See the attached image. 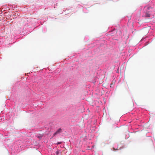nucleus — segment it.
Returning a JSON list of instances; mask_svg holds the SVG:
<instances>
[{
    "instance_id": "f257e3e1",
    "label": "nucleus",
    "mask_w": 155,
    "mask_h": 155,
    "mask_svg": "<svg viewBox=\"0 0 155 155\" xmlns=\"http://www.w3.org/2000/svg\"><path fill=\"white\" fill-rule=\"evenodd\" d=\"M153 8L149 5L145 6L142 11V17L145 18L150 17L153 14Z\"/></svg>"
},
{
    "instance_id": "f03ea898",
    "label": "nucleus",
    "mask_w": 155,
    "mask_h": 155,
    "mask_svg": "<svg viewBox=\"0 0 155 155\" xmlns=\"http://www.w3.org/2000/svg\"><path fill=\"white\" fill-rule=\"evenodd\" d=\"M62 129L61 128H59L56 132H55L53 134L52 136V138L54 137H56L58 135L60 134L62 132Z\"/></svg>"
},
{
    "instance_id": "7ed1b4c3",
    "label": "nucleus",
    "mask_w": 155,
    "mask_h": 155,
    "mask_svg": "<svg viewBox=\"0 0 155 155\" xmlns=\"http://www.w3.org/2000/svg\"><path fill=\"white\" fill-rule=\"evenodd\" d=\"M118 148V146L117 143H115L114 144V146L113 147V149L112 150V149L111 148V150L113 151H115L116 150H120L121 149V147H120L119 148Z\"/></svg>"
},
{
    "instance_id": "20e7f679",
    "label": "nucleus",
    "mask_w": 155,
    "mask_h": 155,
    "mask_svg": "<svg viewBox=\"0 0 155 155\" xmlns=\"http://www.w3.org/2000/svg\"><path fill=\"white\" fill-rule=\"evenodd\" d=\"M83 11L85 13H87L88 12V10L87 9V8H83Z\"/></svg>"
},
{
    "instance_id": "39448f33",
    "label": "nucleus",
    "mask_w": 155,
    "mask_h": 155,
    "mask_svg": "<svg viewBox=\"0 0 155 155\" xmlns=\"http://www.w3.org/2000/svg\"><path fill=\"white\" fill-rule=\"evenodd\" d=\"M60 150H58L55 152V154L56 155H60Z\"/></svg>"
},
{
    "instance_id": "423d86ee",
    "label": "nucleus",
    "mask_w": 155,
    "mask_h": 155,
    "mask_svg": "<svg viewBox=\"0 0 155 155\" xmlns=\"http://www.w3.org/2000/svg\"><path fill=\"white\" fill-rule=\"evenodd\" d=\"M114 82H112L110 84V87L111 88L114 87Z\"/></svg>"
},
{
    "instance_id": "0eeeda50",
    "label": "nucleus",
    "mask_w": 155,
    "mask_h": 155,
    "mask_svg": "<svg viewBox=\"0 0 155 155\" xmlns=\"http://www.w3.org/2000/svg\"><path fill=\"white\" fill-rule=\"evenodd\" d=\"M61 142H58L56 144L57 145H59L61 144Z\"/></svg>"
},
{
    "instance_id": "6e6552de",
    "label": "nucleus",
    "mask_w": 155,
    "mask_h": 155,
    "mask_svg": "<svg viewBox=\"0 0 155 155\" xmlns=\"http://www.w3.org/2000/svg\"><path fill=\"white\" fill-rule=\"evenodd\" d=\"M44 32H45L46 31V28H45L44 27Z\"/></svg>"
},
{
    "instance_id": "1a4fd4ad",
    "label": "nucleus",
    "mask_w": 155,
    "mask_h": 155,
    "mask_svg": "<svg viewBox=\"0 0 155 155\" xmlns=\"http://www.w3.org/2000/svg\"><path fill=\"white\" fill-rule=\"evenodd\" d=\"M147 43L146 44V45H144V46H145L149 44V43L148 42H147Z\"/></svg>"
},
{
    "instance_id": "9d476101",
    "label": "nucleus",
    "mask_w": 155,
    "mask_h": 155,
    "mask_svg": "<svg viewBox=\"0 0 155 155\" xmlns=\"http://www.w3.org/2000/svg\"><path fill=\"white\" fill-rule=\"evenodd\" d=\"M144 39H145V38H142V39L141 40V41H142V40H144Z\"/></svg>"
},
{
    "instance_id": "9b49d317",
    "label": "nucleus",
    "mask_w": 155,
    "mask_h": 155,
    "mask_svg": "<svg viewBox=\"0 0 155 155\" xmlns=\"http://www.w3.org/2000/svg\"><path fill=\"white\" fill-rule=\"evenodd\" d=\"M100 153L101 154V155H103L102 153V152H100Z\"/></svg>"
},
{
    "instance_id": "f8f14e48",
    "label": "nucleus",
    "mask_w": 155,
    "mask_h": 155,
    "mask_svg": "<svg viewBox=\"0 0 155 155\" xmlns=\"http://www.w3.org/2000/svg\"><path fill=\"white\" fill-rule=\"evenodd\" d=\"M113 31L114 32H116V30H114V31Z\"/></svg>"
},
{
    "instance_id": "ddd939ff",
    "label": "nucleus",
    "mask_w": 155,
    "mask_h": 155,
    "mask_svg": "<svg viewBox=\"0 0 155 155\" xmlns=\"http://www.w3.org/2000/svg\"><path fill=\"white\" fill-rule=\"evenodd\" d=\"M5 6H4L3 8V9H5Z\"/></svg>"
},
{
    "instance_id": "4468645a",
    "label": "nucleus",
    "mask_w": 155,
    "mask_h": 155,
    "mask_svg": "<svg viewBox=\"0 0 155 155\" xmlns=\"http://www.w3.org/2000/svg\"><path fill=\"white\" fill-rule=\"evenodd\" d=\"M119 31L120 32V33H121V31Z\"/></svg>"
},
{
    "instance_id": "2eb2a0df",
    "label": "nucleus",
    "mask_w": 155,
    "mask_h": 155,
    "mask_svg": "<svg viewBox=\"0 0 155 155\" xmlns=\"http://www.w3.org/2000/svg\"><path fill=\"white\" fill-rule=\"evenodd\" d=\"M13 6H12V7H11V9H13Z\"/></svg>"
}]
</instances>
